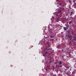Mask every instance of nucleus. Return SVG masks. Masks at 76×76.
Wrapping results in <instances>:
<instances>
[{
	"label": "nucleus",
	"mask_w": 76,
	"mask_h": 76,
	"mask_svg": "<svg viewBox=\"0 0 76 76\" xmlns=\"http://www.w3.org/2000/svg\"><path fill=\"white\" fill-rule=\"evenodd\" d=\"M48 53H49V52H48L47 51H46L45 52V54L43 55V57H45V56H47V54Z\"/></svg>",
	"instance_id": "f257e3e1"
},
{
	"label": "nucleus",
	"mask_w": 76,
	"mask_h": 76,
	"mask_svg": "<svg viewBox=\"0 0 76 76\" xmlns=\"http://www.w3.org/2000/svg\"><path fill=\"white\" fill-rule=\"evenodd\" d=\"M45 41H46V40L45 39H44L42 42V43H44V42H45Z\"/></svg>",
	"instance_id": "f03ea898"
},
{
	"label": "nucleus",
	"mask_w": 76,
	"mask_h": 76,
	"mask_svg": "<svg viewBox=\"0 0 76 76\" xmlns=\"http://www.w3.org/2000/svg\"><path fill=\"white\" fill-rule=\"evenodd\" d=\"M64 29L65 31H66L67 29V28H66V27H64Z\"/></svg>",
	"instance_id": "7ed1b4c3"
},
{
	"label": "nucleus",
	"mask_w": 76,
	"mask_h": 76,
	"mask_svg": "<svg viewBox=\"0 0 76 76\" xmlns=\"http://www.w3.org/2000/svg\"><path fill=\"white\" fill-rule=\"evenodd\" d=\"M56 66L57 67V68H59V67H62V66L61 65L60 66H58L57 65H56Z\"/></svg>",
	"instance_id": "20e7f679"
},
{
	"label": "nucleus",
	"mask_w": 76,
	"mask_h": 76,
	"mask_svg": "<svg viewBox=\"0 0 76 76\" xmlns=\"http://www.w3.org/2000/svg\"><path fill=\"white\" fill-rule=\"evenodd\" d=\"M66 69H69V67H70L69 66H66Z\"/></svg>",
	"instance_id": "39448f33"
},
{
	"label": "nucleus",
	"mask_w": 76,
	"mask_h": 76,
	"mask_svg": "<svg viewBox=\"0 0 76 76\" xmlns=\"http://www.w3.org/2000/svg\"><path fill=\"white\" fill-rule=\"evenodd\" d=\"M58 64H60L61 65V64H62V62H61V61H60L59 62H58Z\"/></svg>",
	"instance_id": "423d86ee"
},
{
	"label": "nucleus",
	"mask_w": 76,
	"mask_h": 76,
	"mask_svg": "<svg viewBox=\"0 0 76 76\" xmlns=\"http://www.w3.org/2000/svg\"><path fill=\"white\" fill-rule=\"evenodd\" d=\"M69 72H66V73H67V75H69Z\"/></svg>",
	"instance_id": "0eeeda50"
},
{
	"label": "nucleus",
	"mask_w": 76,
	"mask_h": 76,
	"mask_svg": "<svg viewBox=\"0 0 76 76\" xmlns=\"http://www.w3.org/2000/svg\"><path fill=\"white\" fill-rule=\"evenodd\" d=\"M46 50H52V49H47V48H46Z\"/></svg>",
	"instance_id": "6e6552de"
},
{
	"label": "nucleus",
	"mask_w": 76,
	"mask_h": 76,
	"mask_svg": "<svg viewBox=\"0 0 76 76\" xmlns=\"http://www.w3.org/2000/svg\"><path fill=\"white\" fill-rule=\"evenodd\" d=\"M76 3H74V6H76Z\"/></svg>",
	"instance_id": "1a4fd4ad"
},
{
	"label": "nucleus",
	"mask_w": 76,
	"mask_h": 76,
	"mask_svg": "<svg viewBox=\"0 0 76 76\" xmlns=\"http://www.w3.org/2000/svg\"><path fill=\"white\" fill-rule=\"evenodd\" d=\"M53 15H56V12L53 13Z\"/></svg>",
	"instance_id": "9d476101"
},
{
	"label": "nucleus",
	"mask_w": 76,
	"mask_h": 76,
	"mask_svg": "<svg viewBox=\"0 0 76 76\" xmlns=\"http://www.w3.org/2000/svg\"><path fill=\"white\" fill-rule=\"evenodd\" d=\"M59 13H61V11H60V10L59 11Z\"/></svg>",
	"instance_id": "9b49d317"
},
{
	"label": "nucleus",
	"mask_w": 76,
	"mask_h": 76,
	"mask_svg": "<svg viewBox=\"0 0 76 76\" xmlns=\"http://www.w3.org/2000/svg\"><path fill=\"white\" fill-rule=\"evenodd\" d=\"M72 13H73V12H71V14H72Z\"/></svg>",
	"instance_id": "f8f14e48"
},
{
	"label": "nucleus",
	"mask_w": 76,
	"mask_h": 76,
	"mask_svg": "<svg viewBox=\"0 0 76 76\" xmlns=\"http://www.w3.org/2000/svg\"><path fill=\"white\" fill-rule=\"evenodd\" d=\"M72 23L71 22H70L69 23V24H70Z\"/></svg>",
	"instance_id": "ddd939ff"
},
{
	"label": "nucleus",
	"mask_w": 76,
	"mask_h": 76,
	"mask_svg": "<svg viewBox=\"0 0 76 76\" xmlns=\"http://www.w3.org/2000/svg\"><path fill=\"white\" fill-rule=\"evenodd\" d=\"M75 64H76V59L75 61Z\"/></svg>",
	"instance_id": "4468645a"
},
{
	"label": "nucleus",
	"mask_w": 76,
	"mask_h": 76,
	"mask_svg": "<svg viewBox=\"0 0 76 76\" xmlns=\"http://www.w3.org/2000/svg\"><path fill=\"white\" fill-rule=\"evenodd\" d=\"M56 16H58V15H57V14H56Z\"/></svg>",
	"instance_id": "2eb2a0df"
},
{
	"label": "nucleus",
	"mask_w": 76,
	"mask_h": 76,
	"mask_svg": "<svg viewBox=\"0 0 76 76\" xmlns=\"http://www.w3.org/2000/svg\"><path fill=\"white\" fill-rule=\"evenodd\" d=\"M66 28H68V26H66Z\"/></svg>",
	"instance_id": "dca6fc26"
},
{
	"label": "nucleus",
	"mask_w": 76,
	"mask_h": 76,
	"mask_svg": "<svg viewBox=\"0 0 76 76\" xmlns=\"http://www.w3.org/2000/svg\"><path fill=\"white\" fill-rule=\"evenodd\" d=\"M66 70H67V69H65V71H66Z\"/></svg>",
	"instance_id": "f3484780"
},
{
	"label": "nucleus",
	"mask_w": 76,
	"mask_h": 76,
	"mask_svg": "<svg viewBox=\"0 0 76 76\" xmlns=\"http://www.w3.org/2000/svg\"><path fill=\"white\" fill-rule=\"evenodd\" d=\"M59 6V5H58L57 7H58Z\"/></svg>",
	"instance_id": "a211bd4d"
},
{
	"label": "nucleus",
	"mask_w": 76,
	"mask_h": 76,
	"mask_svg": "<svg viewBox=\"0 0 76 76\" xmlns=\"http://www.w3.org/2000/svg\"><path fill=\"white\" fill-rule=\"evenodd\" d=\"M55 63H56V64H57V63L56 62H55Z\"/></svg>",
	"instance_id": "6ab92c4d"
},
{
	"label": "nucleus",
	"mask_w": 76,
	"mask_h": 76,
	"mask_svg": "<svg viewBox=\"0 0 76 76\" xmlns=\"http://www.w3.org/2000/svg\"><path fill=\"white\" fill-rule=\"evenodd\" d=\"M45 70H47V69H46Z\"/></svg>",
	"instance_id": "aec40b11"
},
{
	"label": "nucleus",
	"mask_w": 76,
	"mask_h": 76,
	"mask_svg": "<svg viewBox=\"0 0 76 76\" xmlns=\"http://www.w3.org/2000/svg\"><path fill=\"white\" fill-rule=\"evenodd\" d=\"M63 57H64V56H62V58H63Z\"/></svg>",
	"instance_id": "412c9836"
},
{
	"label": "nucleus",
	"mask_w": 76,
	"mask_h": 76,
	"mask_svg": "<svg viewBox=\"0 0 76 76\" xmlns=\"http://www.w3.org/2000/svg\"><path fill=\"white\" fill-rule=\"evenodd\" d=\"M57 4H58V3Z\"/></svg>",
	"instance_id": "4be33fe9"
},
{
	"label": "nucleus",
	"mask_w": 76,
	"mask_h": 76,
	"mask_svg": "<svg viewBox=\"0 0 76 76\" xmlns=\"http://www.w3.org/2000/svg\"><path fill=\"white\" fill-rule=\"evenodd\" d=\"M67 23H68V22H67Z\"/></svg>",
	"instance_id": "5701e85b"
},
{
	"label": "nucleus",
	"mask_w": 76,
	"mask_h": 76,
	"mask_svg": "<svg viewBox=\"0 0 76 76\" xmlns=\"http://www.w3.org/2000/svg\"><path fill=\"white\" fill-rule=\"evenodd\" d=\"M70 53H69V55H70Z\"/></svg>",
	"instance_id": "b1692460"
},
{
	"label": "nucleus",
	"mask_w": 76,
	"mask_h": 76,
	"mask_svg": "<svg viewBox=\"0 0 76 76\" xmlns=\"http://www.w3.org/2000/svg\"><path fill=\"white\" fill-rule=\"evenodd\" d=\"M52 76H54V75H53Z\"/></svg>",
	"instance_id": "393cba45"
},
{
	"label": "nucleus",
	"mask_w": 76,
	"mask_h": 76,
	"mask_svg": "<svg viewBox=\"0 0 76 76\" xmlns=\"http://www.w3.org/2000/svg\"><path fill=\"white\" fill-rule=\"evenodd\" d=\"M59 5H60V4H59Z\"/></svg>",
	"instance_id": "a878e982"
},
{
	"label": "nucleus",
	"mask_w": 76,
	"mask_h": 76,
	"mask_svg": "<svg viewBox=\"0 0 76 76\" xmlns=\"http://www.w3.org/2000/svg\"><path fill=\"white\" fill-rule=\"evenodd\" d=\"M50 27H52L51 26H50Z\"/></svg>",
	"instance_id": "bb28decb"
},
{
	"label": "nucleus",
	"mask_w": 76,
	"mask_h": 76,
	"mask_svg": "<svg viewBox=\"0 0 76 76\" xmlns=\"http://www.w3.org/2000/svg\"><path fill=\"white\" fill-rule=\"evenodd\" d=\"M52 74L53 75V73H52Z\"/></svg>",
	"instance_id": "cd10ccee"
},
{
	"label": "nucleus",
	"mask_w": 76,
	"mask_h": 76,
	"mask_svg": "<svg viewBox=\"0 0 76 76\" xmlns=\"http://www.w3.org/2000/svg\"><path fill=\"white\" fill-rule=\"evenodd\" d=\"M74 72V71H73V72Z\"/></svg>",
	"instance_id": "c85d7f7f"
},
{
	"label": "nucleus",
	"mask_w": 76,
	"mask_h": 76,
	"mask_svg": "<svg viewBox=\"0 0 76 76\" xmlns=\"http://www.w3.org/2000/svg\"><path fill=\"white\" fill-rule=\"evenodd\" d=\"M65 25H66V24Z\"/></svg>",
	"instance_id": "c756f323"
},
{
	"label": "nucleus",
	"mask_w": 76,
	"mask_h": 76,
	"mask_svg": "<svg viewBox=\"0 0 76 76\" xmlns=\"http://www.w3.org/2000/svg\"><path fill=\"white\" fill-rule=\"evenodd\" d=\"M62 50H63V49H62Z\"/></svg>",
	"instance_id": "7c9ffc66"
}]
</instances>
